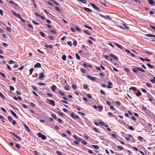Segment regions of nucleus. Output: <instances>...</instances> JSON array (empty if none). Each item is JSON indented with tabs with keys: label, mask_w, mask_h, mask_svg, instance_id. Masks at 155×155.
I'll use <instances>...</instances> for the list:
<instances>
[{
	"label": "nucleus",
	"mask_w": 155,
	"mask_h": 155,
	"mask_svg": "<svg viewBox=\"0 0 155 155\" xmlns=\"http://www.w3.org/2000/svg\"><path fill=\"white\" fill-rule=\"evenodd\" d=\"M67 44L70 46H72V43L71 41H68L67 42Z\"/></svg>",
	"instance_id": "obj_50"
},
{
	"label": "nucleus",
	"mask_w": 155,
	"mask_h": 155,
	"mask_svg": "<svg viewBox=\"0 0 155 155\" xmlns=\"http://www.w3.org/2000/svg\"><path fill=\"white\" fill-rule=\"evenodd\" d=\"M58 93L61 95L62 96H64L65 95V94L63 93L62 92H61V91H58Z\"/></svg>",
	"instance_id": "obj_40"
},
{
	"label": "nucleus",
	"mask_w": 155,
	"mask_h": 155,
	"mask_svg": "<svg viewBox=\"0 0 155 155\" xmlns=\"http://www.w3.org/2000/svg\"><path fill=\"white\" fill-rule=\"evenodd\" d=\"M75 55L76 58L78 60H80V57L79 56L78 54L77 53H76Z\"/></svg>",
	"instance_id": "obj_31"
},
{
	"label": "nucleus",
	"mask_w": 155,
	"mask_h": 155,
	"mask_svg": "<svg viewBox=\"0 0 155 155\" xmlns=\"http://www.w3.org/2000/svg\"><path fill=\"white\" fill-rule=\"evenodd\" d=\"M64 88L67 91H69V87L68 86H65Z\"/></svg>",
	"instance_id": "obj_61"
},
{
	"label": "nucleus",
	"mask_w": 155,
	"mask_h": 155,
	"mask_svg": "<svg viewBox=\"0 0 155 155\" xmlns=\"http://www.w3.org/2000/svg\"><path fill=\"white\" fill-rule=\"evenodd\" d=\"M55 8L59 12H61L62 10L60 8L57 6H54Z\"/></svg>",
	"instance_id": "obj_21"
},
{
	"label": "nucleus",
	"mask_w": 155,
	"mask_h": 155,
	"mask_svg": "<svg viewBox=\"0 0 155 155\" xmlns=\"http://www.w3.org/2000/svg\"><path fill=\"white\" fill-rule=\"evenodd\" d=\"M110 56L111 57L114 58L116 60H117L118 59V58L117 56L114 55L112 54H110Z\"/></svg>",
	"instance_id": "obj_9"
},
{
	"label": "nucleus",
	"mask_w": 155,
	"mask_h": 155,
	"mask_svg": "<svg viewBox=\"0 0 155 155\" xmlns=\"http://www.w3.org/2000/svg\"><path fill=\"white\" fill-rule=\"evenodd\" d=\"M135 94L136 95V96H137L138 97H139L141 95V94L140 92L139 91H138V93H136Z\"/></svg>",
	"instance_id": "obj_22"
},
{
	"label": "nucleus",
	"mask_w": 155,
	"mask_h": 155,
	"mask_svg": "<svg viewBox=\"0 0 155 155\" xmlns=\"http://www.w3.org/2000/svg\"><path fill=\"white\" fill-rule=\"evenodd\" d=\"M49 38L51 40H53L54 39V38L52 36H49Z\"/></svg>",
	"instance_id": "obj_62"
},
{
	"label": "nucleus",
	"mask_w": 155,
	"mask_h": 155,
	"mask_svg": "<svg viewBox=\"0 0 155 155\" xmlns=\"http://www.w3.org/2000/svg\"><path fill=\"white\" fill-rule=\"evenodd\" d=\"M75 28L78 32H80L81 31V30L77 27H75Z\"/></svg>",
	"instance_id": "obj_53"
},
{
	"label": "nucleus",
	"mask_w": 155,
	"mask_h": 155,
	"mask_svg": "<svg viewBox=\"0 0 155 155\" xmlns=\"http://www.w3.org/2000/svg\"><path fill=\"white\" fill-rule=\"evenodd\" d=\"M80 70L82 73L85 74L86 72V71L83 68L81 69Z\"/></svg>",
	"instance_id": "obj_34"
},
{
	"label": "nucleus",
	"mask_w": 155,
	"mask_h": 155,
	"mask_svg": "<svg viewBox=\"0 0 155 155\" xmlns=\"http://www.w3.org/2000/svg\"><path fill=\"white\" fill-rule=\"evenodd\" d=\"M128 128L132 130H134V128L131 126H129Z\"/></svg>",
	"instance_id": "obj_42"
},
{
	"label": "nucleus",
	"mask_w": 155,
	"mask_h": 155,
	"mask_svg": "<svg viewBox=\"0 0 155 155\" xmlns=\"http://www.w3.org/2000/svg\"><path fill=\"white\" fill-rule=\"evenodd\" d=\"M108 85L107 86V87L109 88H111L112 87L110 86L112 84V83L110 82H109L108 83Z\"/></svg>",
	"instance_id": "obj_20"
},
{
	"label": "nucleus",
	"mask_w": 155,
	"mask_h": 155,
	"mask_svg": "<svg viewBox=\"0 0 155 155\" xmlns=\"http://www.w3.org/2000/svg\"><path fill=\"white\" fill-rule=\"evenodd\" d=\"M124 25V27H125L124 28L125 29H124V30H125L126 29L128 30L129 29V27H128L126 25Z\"/></svg>",
	"instance_id": "obj_59"
},
{
	"label": "nucleus",
	"mask_w": 155,
	"mask_h": 155,
	"mask_svg": "<svg viewBox=\"0 0 155 155\" xmlns=\"http://www.w3.org/2000/svg\"><path fill=\"white\" fill-rule=\"evenodd\" d=\"M68 64L70 65H72L73 64V61L72 60L68 61Z\"/></svg>",
	"instance_id": "obj_27"
},
{
	"label": "nucleus",
	"mask_w": 155,
	"mask_h": 155,
	"mask_svg": "<svg viewBox=\"0 0 155 155\" xmlns=\"http://www.w3.org/2000/svg\"><path fill=\"white\" fill-rule=\"evenodd\" d=\"M40 35L43 37H44L45 36V34L42 32H40Z\"/></svg>",
	"instance_id": "obj_30"
},
{
	"label": "nucleus",
	"mask_w": 155,
	"mask_h": 155,
	"mask_svg": "<svg viewBox=\"0 0 155 155\" xmlns=\"http://www.w3.org/2000/svg\"><path fill=\"white\" fill-rule=\"evenodd\" d=\"M73 45L74 46H76L77 45V41L75 40H74L73 41Z\"/></svg>",
	"instance_id": "obj_39"
},
{
	"label": "nucleus",
	"mask_w": 155,
	"mask_h": 155,
	"mask_svg": "<svg viewBox=\"0 0 155 155\" xmlns=\"http://www.w3.org/2000/svg\"><path fill=\"white\" fill-rule=\"evenodd\" d=\"M2 45L5 47H7L8 46L7 44L4 42H2Z\"/></svg>",
	"instance_id": "obj_45"
},
{
	"label": "nucleus",
	"mask_w": 155,
	"mask_h": 155,
	"mask_svg": "<svg viewBox=\"0 0 155 155\" xmlns=\"http://www.w3.org/2000/svg\"><path fill=\"white\" fill-rule=\"evenodd\" d=\"M100 16L106 19L111 20V18L108 15L104 16L101 14H98Z\"/></svg>",
	"instance_id": "obj_2"
},
{
	"label": "nucleus",
	"mask_w": 155,
	"mask_h": 155,
	"mask_svg": "<svg viewBox=\"0 0 155 155\" xmlns=\"http://www.w3.org/2000/svg\"><path fill=\"white\" fill-rule=\"evenodd\" d=\"M49 103L50 104L53 106H55V104L54 100H49Z\"/></svg>",
	"instance_id": "obj_7"
},
{
	"label": "nucleus",
	"mask_w": 155,
	"mask_h": 155,
	"mask_svg": "<svg viewBox=\"0 0 155 155\" xmlns=\"http://www.w3.org/2000/svg\"><path fill=\"white\" fill-rule=\"evenodd\" d=\"M72 87L74 89H76L77 88V86L76 85H75L72 84Z\"/></svg>",
	"instance_id": "obj_56"
},
{
	"label": "nucleus",
	"mask_w": 155,
	"mask_h": 155,
	"mask_svg": "<svg viewBox=\"0 0 155 155\" xmlns=\"http://www.w3.org/2000/svg\"><path fill=\"white\" fill-rule=\"evenodd\" d=\"M38 135L39 137H41L43 140H45L46 139V137L41 133H38Z\"/></svg>",
	"instance_id": "obj_1"
},
{
	"label": "nucleus",
	"mask_w": 155,
	"mask_h": 155,
	"mask_svg": "<svg viewBox=\"0 0 155 155\" xmlns=\"http://www.w3.org/2000/svg\"><path fill=\"white\" fill-rule=\"evenodd\" d=\"M108 114L110 117H112L113 115V114L111 112H108Z\"/></svg>",
	"instance_id": "obj_63"
},
{
	"label": "nucleus",
	"mask_w": 155,
	"mask_h": 155,
	"mask_svg": "<svg viewBox=\"0 0 155 155\" xmlns=\"http://www.w3.org/2000/svg\"><path fill=\"white\" fill-rule=\"evenodd\" d=\"M91 6L95 9H96L99 11H101V10L97 7L94 4L92 3H91Z\"/></svg>",
	"instance_id": "obj_5"
},
{
	"label": "nucleus",
	"mask_w": 155,
	"mask_h": 155,
	"mask_svg": "<svg viewBox=\"0 0 155 155\" xmlns=\"http://www.w3.org/2000/svg\"><path fill=\"white\" fill-rule=\"evenodd\" d=\"M10 110L13 116H14L16 118L18 119V117L17 116L16 114L12 110Z\"/></svg>",
	"instance_id": "obj_10"
},
{
	"label": "nucleus",
	"mask_w": 155,
	"mask_h": 155,
	"mask_svg": "<svg viewBox=\"0 0 155 155\" xmlns=\"http://www.w3.org/2000/svg\"><path fill=\"white\" fill-rule=\"evenodd\" d=\"M39 79L40 80H43V78L45 77V75L43 73H40L39 74Z\"/></svg>",
	"instance_id": "obj_3"
},
{
	"label": "nucleus",
	"mask_w": 155,
	"mask_h": 155,
	"mask_svg": "<svg viewBox=\"0 0 155 155\" xmlns=\"http://www.w3.org/2000/svg\"><path fill=\"white\" fill-rule=\"evenodd\" d=\"M78 1H79L83 3L86 4L87 3L86 0H77Z\"/></svg>",
	"instance_id": "obj_32"
},
{
	"label": "nucleus",
	"mask_w": 155,
	"mask_h": 155,
	"mask_svg": "<svg viewBox=\"0 0 155 155\" xmlns=\"http://www.w3.org/2000/svg\"><path fill=\"white\" fill-rule=\"evenodd\" d=\"M8 120L9 121H12V117L10 116H9L8 117Z\"/></svg>",
	"instance_id": "obj_48"
},
{
	"label": "nucleus",
	"mask_w": 155,
	"mask_h": 155,
	"mask_svg": "<svg viewBox=\"0 0 155 155\" xmlns=\"http://www.w3.org/2000/svg\"><path fill=\"white\" fill-rule=\"evenodd\" d=\"M51 117L55 119H57V117L55 114H52L51 115Z\"/></svg>",
	"instance_id": "obj_44"
},
{
	"label": "nucleus",
	"mask_w": 155,
	"mask_h": 155,
	"mask_svg": "<svg viewBox=\"0 0 155 155\" xmlns=\"http://www.w3.org/2000/svg\"><path fill=\"white\" fill-rule=\"evenodd\" d=\"M9 89L11 90L12 91H14V87L13 86H12L11 85H10L9 86Z\"/></svg>",
	"instance_id": "obj_33"
},
{
	"label": "nucleus",
	"mask_w": 155,
	"mask_h": 155,
	"mask_svg": "<svg viewBox=\"0 0 155 155\" xmlns=\"http://www.w3.org/2000/svg\"><path fill=\"white\" fill-rule=\"evenodd\" d=\"M6 29L8 31H10V32H11L12 31V29H11L10 28H9L8 27H7L6 28Z\"/></svg>",
	"instance_id": "obj_57"
},
{
	"label": "nucleus",
	"mask_w": 155,
	"mask_h": 155,
	"mask_svg": "<svg viewBox=\"0 0 155 155\" xmlns=\"http://www.w3.org/2000/svg\"><path fill=\"white\" fill-rule=\"evenodd\" d=\"M24 126L25 127L26 130L28 131V132H30L31 131L28 127L25 124H24Z\"/></svg>",
	"instance_id": "obj_14"
},
{
	"label": "nucleus",
	"mask_w": 155,
	"mask_h": 155,
	"mask_svg": "<svg viewBox=\"0 0 155 155\" xmlns=\"http://www.w3.org/2000/svg\"><path fill=\"white\" fill-rule=\"evenodd\" d=\"M100 92L102 94H103L104 95H106V94L104 91H103L102 90H101V91H100Z\"/></svg>",
	"instance_id": "obj_43"
},
{
	"label": "nucleus",
	"mask_w": 155,
	"mask_h": 155,
	"mask_svg": "<svg viewBox=\"0 0 155 155\" xmlns=\"http://www.w3.org/2000/svg\"><path fill=\"white\" fill-rule=\"evenodd\" d=\"M33 70H34V69L32 68H31L30 69V70H29V75H31L32 74Z\"/></svg>",
	"instance_id": "obj_37"
},
{
	"label": "nucleus",
	"mask_w": 155,
	"mask_h": 155,
	"mask_svg": "<svg viewBox=\"0 0 155 155\" xmlns=\"http://www.w3.org/2000/svg\"><path fill=\"white\" fill-rule=\"evenodd\" d=\"M48 48H50L51 49H53V46L52 45H48Z\"/></svg>",
	"instance_id": "obj_64"
},
{
	"label": "nucleus",
	"mask_w": 155,
	"mask_h": 155,
	"mask_svg": "<svg viewBox=\"0 0 155 155\" xmlns=\"http://www.w3.org/2000/svg\"><path fill=\"white\" fill-rule=\"evenodd\" d=\"M12 13L16 17L18 18H20L21 16L18 14L17 13L15 12L14 10L12 11Z\"/></svg>",
	"instance_id": "obj_6"
},
{
	"label": "nucleus",
	"mask_w": 155,
	"mask_h": 155,
	"mask_svg": "<svg viewBox=\"0 0 155 155\" xmlns=\"http://www.w3.org/2000/svg\"><path fill=\"white\" fill-rule=\"evenodd\" d=\"M150 27L153 30H155V27L153 26V25H150Z\"/></svg>",
	"instance_id": "obj_58"
},
{
	"label": "nucleus",
	"mask_w": 155,
	"mask_h": 155,
	"mask_svg": "<svg viewBox=\"0 0 155 155\" xmlns=\"http://www.w3.org/2000/svg\"><path fill=\"white\" fill-rule=\"evenodd\" d=\"M46 21L49 24H51V22L49 19H46Z\"/></svg>",
	"instance_id": "obj_49"
},
{
	"label": "nucleus",
	"mask_w": 155,
	"mask_h": 155,
	"mask_svg": "<svg viewBox=\"0 0 155 155\" xmlns=\"http://www.w3.org/2000/svg\"><path fill=\"white\" fill-rule=\"evenodd\" d=\"M62 59L63 61H65L66 59V57L65 55H63L62 57Z\"/></svg>",
	"instance_id": "obj_28"
},
{
	"label": "nucleus",
	"mask_w": 155,
	"mask_h": 155,
	"mask_svg": "<svg viewBox=\"0 0 155 155\" xmlns=\"http://www.w3.org/2000/svg\"><path fill=\"white\" fill-rule=\"evenodd\" d=\"M84 27L87 28H88L89 29H90V30H92V28L90 26H87V25H84Z\"/></svg>",
	"instance_id": "obj_24"
},
{
	"label": "nucleus",
	"mask_w": 155,
	"mask_h": 155,
	"mask_svg": "<svg viewBox=\"0 0 155 155\" xmlns=\"http://www.w3.org/2000/svg\"><path fill=\"white\" fill-rule=\"evenodd\" d=\"M88 152L91 154H93L94 153V152L91 150H88Z\"/></svg>",
	"instance_id": "obj_55"
},
{
	"label": "nucleus",
	"mask_w": 155,
	"mask_h": 155,
	"mask_svg": "<svg viewBox=\"0 0 155 155\" xmlns=\"http://www.w3.org/2000/svg\"><path fill=\"white\" fill-rule=\"evenodd\" d=\"M150 81L153 84H155V77L153 78V79L150 80Z\"/></svg>",
	"instance_id": "obj_29"
},
{
	"label": "nucleus",
	"mask_w": 155,
	"mask_h": 155,
	"mask_svg": "<svg viewBox=\"0 0 155 155\" xmlns=\"http://www.w3.org/2000/svg\"><path fill=\"white\" fill-rule=\"evenodd\" d=\"M84 9L87 12H92V11L91 9L88 8L84 7Z\"/></svg>",
	"instance_id": "obj_11"
},
{
	"label": "nucleus",
	"mask_w": 155,
	"mask_h": 155,
	"mask_svg": "<svg viewBox=\"0 0 155 155\" xmlns=\"http://www.w3.org/2000/svg\"><path fill=\"white\" fill-rule=\"evenodd\" d=\"M87 77L88 78H89L92 81H94L95 80V78L90 75H87Z\"/></svg>",
	"instance_id": "obj_12"
},
{
	"label": "nucleus",
	"mask_w": 155,
	"mask_h": 155,
	"mask_svg": "<svg viewBox=\"0 0 155 155\" xmlns=\"http://www.w3.org/2000/svg\"><path fill=\"white\" fill-rule=\"evenodd\" d=\"M132 70L135 73H137L138 72L137 70L135 68H133Z\"/></svg>",
	"instance_id": "obj_35"
},
{
	"label": "nucleus",
	"mask_w": 155,
	"mask_h": 155,
	"mask_svg": "<svg viewBox=\"0 0 155 155\" xmlns=\"http://www.w3.org/2000/svg\"><path fill=\"white\" fill-rule=\"evenodd\" d=\"M140 58L141 59V60L142 61H150V59H145V58H143L141 57H140Z\"/></svg>",
	"instance_id": "obj_19"
},
{
	"label": "nucleus",
	"mask_w": 155,
	"mask_h": 155,
	"mask_svg": "<svg viewBox=\"0 0 155 155\" xmlns=\"http://www.w3.org/2000/svg\"><path fill=\"white\" fill-rule=\"evenodd\" d=\"M57 154L58 155H63V154L60 151H56Z\"/></svg>",
	"instance_id": "obj_38"
},
{
	"label": "nucleus",
	"mask_w": 155,
	"mask_h": 155,
	"mask_svg": "<svg viewBox=\"0 0 155 155\" xmlns=\"http://www.w3.org/2000/svg\"><path fill=\"white\" fill-rule=\"evenodd\" d=\"M92 146L96 150H97L99 149V147L98 146L96 145H92Z\"/></svg>",
	"instance_id": "obj_25"
},
{
	"label": "nucleus",
	"mask_w": 155,
	"mask_h": 155,
	"mask_svg": "<svg viewBox=\"0 0 155 155\" xmlns=\"http://www.w3.org/2000/svg\"><path fill=\"white\" fill-rule=\"evenodd\" d=\"M146 85L149 87H151V85L149 83H147L146 84Z\"/></svg>",
	"instance_id": "obj_41"
},
{
	"label": "nucleus",
	"mask_w": 155,
	"mask_h": 155,
	"mask_svg": "<svg viewBox=\"0 0 155 155\" xmlns=\"http://www.w3.org/2000/svg\"><path fill=\"white\" fill-rule=\"evenodd\" d=\"M147 65L150 68H153V67L149 63L147 64Z\"/></svg>",
	"instance_id": "obj_36"
},
{
	"label": "nucleus",
	"mask_w": 155,
	"mask_h": 155,
	"mask_svg": "<svg viewBox=\"0 0 155 155\" xmlns=\"http://www.w3.org/2000/svg\"><path fill=\"white\" fill-rule=\"evenodd\" d=\"M148 3L152 5H154V3L153 0H148Z\"/></svg>",
	"instance_id": "obj_16"
},
{
	"label": "nucleus",
	"mask_w": 155,
	"mask_h": 155,
	"mask_svg": "<svg viewBox=\"0 0 155 155\" xmlns=\"http://www.w3.org/2000/svg\"><path fill=\"white\" fill-rule=\"evenodd\" d=\"M71 115L72 118L75 119L77 118L78 119H79V117L76 115H74V113L73 112L72 113V114H71Z\"/></svg>",
	"instance_id": "obj_4"
},
{
	"label": "nucleus",
	"mask_w": 155,
	"mask_h": 155,
	"mask_svg": "<svg viewBox=\"0 0 155 155\" xmlns=\"http://www.w3.org/2000/svg\"><path fill=\"white\" fill-rule=\"evenodd\" d=\"M0 96L3 98H4L5 96L3 94L0 92Z\"/></svg>",
	"instance_id": "obj_47"
},
{
	"label": "nucleus",
	"mask_w": 155,
	"mask_h": 155,
	"mask_svg": "<svg viewBox=\"0 0 155 155\" xmlns=\"http://www.w3.org/2000/svg\"><path fill=\"white\" fill-rule=\"evenodd\" d=\"M32 88L33 89L34 91H37V88L35 86H32Z\"/></svg>",
	"instance_id": "obj_54"
},
{
	"label": "nucleus",
	"mask_w": 155,
	"mask_h": 155,
	"mask_svg": "<svg viewBox=\"0 0 155 155\" xmlns=\"http://www.w3.org/2000/svg\"><path fill=\"white\" fill-rule=\"evenodd\" d=\"M38 84L39 85L42 86H45L46 85V84H45L42 83H38Z\"/></svg>",
	"instance_id": "obj_51"
},
{
	"label": "nucleus",
	"mask_w": 155,
	"mask_h": 155,
	"mask_svg": "<svg viewBox=\"0 0 155 155\" xmlns=\"http://www.w3.org/2000/svg\"><path fill=\"white\" fill-rule=\"evenodd\" d=\"M15 62L12 60H10L9 61V63L10 64L14 63Z\"/></svg>",
	"instance_id": "obj_52"
},
{
	"label": "nucleus",
	"mask_w": 155,
	"mask_h": 155,
	"mask_svg": "<svg viewBox=\"0 0 155 155\" xmlns=\"http://www.w3.org/2000/svg\"><path fill=\"white\" fill-rule=\"evenodd\" d=\"M94 130L97 133H100V131L96 128H93Z\"/></svg>",
	"instance_id": "obj_46"
},
{
	"label": "nucleus",
	"mask_w": 155,
	"mask_h": 155,
	"mask_svg": "<svg viewBox=\"0 0 155 155\" xmlns=\"http://www.w3.org/2000/svg\"><path fill=\"white\" fill-rule=\"evenodd\" d=\"M145 36L149 37H150V38H152V37H154L155 38V35H152L151 34H147L144 35Z\"/></svg>",
	"instance_id": "obj_8"
},
{
	"label": "nucleus",
	"mask_w": 155,
	"mask_h": 155,
	"mask_svg": "<svg viewBox=\"0 0 155 155\" xmlns=\"http://www.w3.org/2000/svg\"><path fill=\"white\" fill-rule=\"evenodd\" d=\"M73 137L75 138V139L77 141H80L81 140H82L81 139H80L79 138L77 137V136L76 135H73Z\"/></svg>",
	"instance_id": "obj_13"
},
{
	"label": "nucleus",
	"mask_w": 155,
	"mask_h": 155,
	"mask_svg": "<svg viewBox=\"0 0 155 155\" xmlns=\"http://www.w3.org/2000/svg\"><path fill=\"white\" fill-rule=\"evenodd\" d=\"M117 147L119 149H120V150H123V147H121V146H117Z\"/></svg>",
	"instance_id": "obj_60"
},
{
	"label": "nucleus",
	"mask_w": 155,
	"mask_h": 155,
	"mask_svg": "<svg viewBox=\"0 0 155 155\" xmlns=\"http://www.w3.org/2000/svg\"><path fill=\"white\" fill-rule=\"evenodd\" d=\"M83 31L85 34H87L88 35H91V34L88 32V31L84 30H83Z\"/></svg>",
	"instance_id": "obj_23"
},
{
	"label": "nucleus",
	"mask_w": 155,
	"mask_h": 155,
	"mask_svg": "<svg viewBox=\"0 0 155 155\" xmlns=\"http://www.w3.org/2000/svg\"><path fill=\"white\" fill-rule=\"evenodd\" d=\"M115 45L118 48H120L121 49H122V46L120 45L119 44H118L115 43Z\"/></svg>",
	"instance_id": "obj_18"
},
{
	"label": "nucleus",
	"mask_w": 155,
	"mask_h": 155,
	"mask_svg": "<svg viewBox=\"0 0 155 155\" xmlns=\"http://www.w3.org/2000/svg\"><path fill=\"white\" fill-rule=\"evenodd\" d=\"M52 2H53L55 5L57 6H59V4L54 0H53Z\"/></svg>",
	"instance_id": "obj_26"
},
{
	"label": "nucleus",
	"mask_w": 155,
	"mask_h": 155,
	"mask_svg": "<svg viewBox=\"0 0 155 155\" xmlns=\"http://www.w3.org/2000/svg\"><path fill=\"white\" fill-rule=\"evenodd\" d=\"M41 65L39 63H37L34 65V68H40Z\"/></svg>",
	"instance_id": "obj_15"
},
{
	"label": "nucleus",
	"mask_w": 155,
	"mask_h": 155,
	"mask_svg": "<svg viewBox=\"0 0 155 155\" xmlns=\"http://www.w3.org/2000/svg\"><path fill=\"white\" fill-rule=\"evenodd\" d=\"M57 88L54 85H53L51 87V89L53 91H54L55 89Z\"/></svg>",
	"instance_id": "obj_17"
}]
</instances>
